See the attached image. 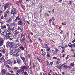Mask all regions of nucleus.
<instances>
[{"label": "nucleus", "instance_id": "nucleus-40", "mask_svg": "<svg viewBox=\"0 0 75 75\" xmlns=\"http://www.w3.org/2000/svg\"><path fill=\"white\" fill-rule=\"evenodd\" d=\"M17 36L16 35H14L13 37V39H16L17 37Z\"/></svg>", "mask_w": 75, "mask_h": 75}, {"label": "nucleus", "instance_id": "nucleus-52", "mask_svg": "<svg viewBox=\"0 0 75 75\" xmlns=\"http://www.w3.org/2000/svg\"><path fill=\"white\" fill-rule=\"evenodd\" d=\"M50 62L51 66H52L53 65V62Z\"/></svg>", "mask_w": 75, "mask_h": 75}, {"label": "nucleus", "instance_id": "nucleus-11", "mask_svg": "<svg viewBox=\"0 0 75 75\" xmlns=\"http://www.w3.org/2000/svg\"><path fill=\"white\" fill-rule=\"evenodd\" d=\"M13 45H14V43L13 42H11L10 43L9 47V50H11V48L13 47Z\"/></svg>", "mask_w": 75, "mask_h": 75}, {"label": "nucleus", "instance_id": "nucleus-36", "mask_svg": "<svg viewBox=\"0 0 75 75\" xmlns=\"http://www.w3.org/2000/svg\"><path fill=\"white\" fill-rule=\"evenodd\" d=\"M27 62H28V59H26V60H25V64H27Z\"/></svg>", "mask_w": 75, "mask_h": 75}, {"label": "nucleus", "instance_id": "nucleus-47", "mask_svg": "<svg viewBox=\"0 0 75 75\" xmlns=\"http://www.w3.org/2000/svg\"><path fill=\"white\" fill-rule=\"evenodd\" d=\"M50 48H48L46 50L47 51V52H48L49 51H50Z\"/></svg>", "mask_w": 75, "mask_h": 75}, {"label": "nucleus", "instance_id": "nucleus-51", "mask_svg": "<svg viewBox=\"0 0 75 75\" xmlns=\"http://www.w3.org/2000/svg\"><path fill=\"white\" fill-rule=\"evenodd\" d=\"M4 60V58L3 57H1V58L0 59V61H3Z\"/></svg>", "mask_w": 75, "mask_h": 75}, {"label": "nucleus", "instance_id": "nucleus-6", "mask_svg": "<svg viewBox=\"0 0 75 75\" xmlns=\"http://www.w3.org/2000/svg\"><path fill=\"white\" fill-rule=\"evenodd\" d=\"M10 7L9 3H7L4 5V11H6L7 8H8Z\"/></svg>", "mask_w": 75, "mask_h": 75}, {"label": "nucleus", "instance_id": "nucleus-2", "mask_svg": "<svg viewBox=\"0 0 75 75\" xmlns=\"http://www.w3.org/2000/svg\"><path fill=\"white\" fill-rule=\"evenodd\" d=\"M21 69H19V70L16 71L17 73L20 74H23L25 71H28V67L25 66H22L21 67Z\"/></svg>", "mask_w": 75, "mask_h": 75}, {"label": "nucleus", "instance_id": "nucleus-18", "mask_svg": "<svg viewBox=\"0 0 75 75\" xmlns=\"http://www.w3.org/2000/svg\"><path fill=\"white\" fill-rule=\"evenodd\" d=\"M1 28L2 30H5V29H6V25H4L2 26L1 27Z\"/></svg>", "mask_w": 75, "mask_h": 75}, {"label": "nucleus", "instance_id": "nucleus-27", "mask_svg": "<svg viewBox=\"0 0 75 75\" xmlns=\"http://www.w3.org/2000/svg\"><path fill=\"white\" fill-rule=\"evenodd\" d=\"M70 66H72V67H74L75 66V63L74 62H73L72 63L70 64Z\"/></svg>", "mask_w": 75, "mask_h": 75}, {"label": "nucleus", "instance_id": "nucleus-14", "mask_svg": "<svg viewBox=\"0 0 75 75\" xmlns=\"http://www.w3.org/2000/svg\"><path fill=\"white\" fill-rule=\"evenodd\" d=\"M0 52H2L3 55H4L6 52V50L4 49H2L0 50Z\"/></svg>", "mask_w": 75, "mask_h": 75}, {"label": "nucleus", "instance_id": "nucleus-38", "mask_svg": "<svg viewBox=\"0 0 75 75\" xmlns=\"http://www.w3.org/2000/svg\"><path fill=\"white\" fill-rule=\"evenodd\" d=\"M56 65H58L60 63V62L58 61H57L56 62Z\"/></svg>", "mask_w": 75, "mask_h": 75}, {"label": "nucleus", "instance_id": "nucleus-57", "mask_svg": "<svg viewBox=\"0 0 75 75\" xmlns=\"http://www.w3.org/2000/svg\"><path fill=\"white\" fill-rule=\"evenodd\" d=\"M1 20H3L4 19V17H3V16H2L1 17Z\"/></svg>", "mask_w": 75, "mask_h": 75}, {"label": "nucleus", "instance_id": "nucleus-33", "mask_svg": "<svg viewBox=\"0 0 75 75\" xmlns=\"http://www.w3.org/2000/svg\"><path fill=\"white\" fill-rule=\"evenodd\" d=\"M5 66L6 67V68H11V67H10V66H9V65L8 64L6 65Z\"/></svg>", "mask_w": 75, "mask_h": 75}, {"label": "nucleus", "instance_id": "nucleus-35", "mask_svg": "<svg viewBox=\"0 0 75 75\" xmlns=\"http://www.w3.org/2000/svg\"><path fill=\"white\" fill-rule=\"evenodd\" d=\"M37 57L38 61H39V62H40V63H41V60H40V58H39V57H38V56H37Z\"/></svg>", "mask_w": 75, "mask_h": 75}, {"label": "nucleus", "instance_id": "nucleus-17", "mask_svg": "<svg viewBox=\"0 0 75 75\" xmlns=\"http://www.w3.org/2000/svg\"><path fill=\"white\" fill-rule=\"evenodd\" d=\"M50 52H48L47 55L46 56V57L47 58H50L51 57V56L50 55Z\"/></svg>", "mask_w": 75, "mask_h": 75}, {"label": "nucleus", "instance_id": "nucleus-61", "mask_svg": "<svg viewBox=\"0 0 75 75\" xmlns=\"http://www.w3.org/2000/svg\"><path fill=\"white\" fill-rule=\"evenodd\" d=\"M52 20H53V21H54L55 20V18L54 17H52Z\"/></svg>", "mask_w": 75, "mask_h": 75}, {"label": "nucleus", "instance_id": "nucleus-53", "mask_svg": "<svg viewBox=\"0 0 75 75\" xmlns=\"http://www.w3.org/2000/svg\"><path fill=\"white\" fill-rule=\"evenodd\" d=\"M45 48H49V47L47 46V45H45Z\"/></svg>", "mask_w": 75, "mask_h": 75}, {"label": "nucleus", "instance_id": "nucleus-12", "mask_svg": "<svg viewBox=\"0 0 75 75\" xmlns=\"http://www.w3.org/2000/svg\"><path fill=\"white\" fill-rule=\"evenodd\" d=\"M57 67L58 69H60V70H61L62 68V65L61 64H58L57 66Z\"/></svg>", "mask_w": 75, "mask_h": 75}, {"label": "nucleus", "instance_id": "nucleus-32", "mask_svg": "<svg viewBox=\"0 0 75 75\" xmlns=\"http://www.w3.org/2000/svg\"><path fill=\"white\" fill-rule=\"evenodd\" d=\"M14 70L15 71H17V70H18V67H15L14 68Z\"/></svg>", "mask_w": 75, "mask_h": 75}, {"label": "nucleus", "instance_id": "nucleus-48", "mask_svg": "<svg viewBox=\"0 0 75 75\" xmlns=\"http://www.w3.org/2000/svg\"><path fill=\"white\" fill-rule=\"evenodd\" d=\"M53 59H57V57H53Z\"/></svg>", "mask_w": 75, "mask_h": 75}, {"label": "nucleus", "instance_id": "nucleus-34", "mask_svg": "<svg viewBox=\"0 0 75 75\" xmlns=\"http://www.w3.org/2000/svg\"><path fill=\"white\" fill-rule=\"evenodd\" d=\"M20 48L21 50H24V48L22 46H21L20 47Z\"/></svg>", "mask_w": 75, "mask_h": 75}, {"label": "nucleus", "instance_id": "nucleus-23", "mask_svg": "<svg viewBox=\"0 0 75 75\" xmlns=\"http://www.w3.org/2000/svg\"><path fill=\"white\" fill-rule=\"evenodd\" d=\"M11 28L10 27L8 28L7 30V32L9 33V32H11Z\"/></svg>", "mask_w": 75, "mask_h": 75}, {"label": "nucleus", "instance_id": "nucleus-59", "mask_svg": "<svg viewBox=\"0 0 75 75\" xmlns=\"http://www.w3.org/2000/svg\"><path fill=\"white\" fill-rule=\"evenodd\" d=\"M39 58H40V59H42L41 56V54H39Z\"/></svg>", "mask_w": 75, "mask_h": 75}, {"label": "nucleus", "instance_id": "nucleus-44", "mask_svg": "<svg viewBox=\"0 0 75 75\" xmlns=\"http://www.w3.org/2000/svg\"><path fill=\"white\" fill-rule=\"evenodd\" d=\"M8 53H6L5 54V57H8Z\"/></svg>", "mask_w": 75, "mask_h": 75}, {"label": "nucleus", "instance_id": "nucleus-9", "mask_svg": "<svg viewBox=\"0 0 75 75\" xmlns=\"http://www.w3.org/2000/svg\"><path fill=\"white\" fill-rule=\"evenodd\" d=\"M20 58L23 61V62H25V59L24 57L23 56V54H21L20 55Z\"/></svg>", "mask_w": 75, "mask_h": 75}, {"label": "nucleus", "instance_id": "nucleus-56", "mask_svg": "<svg viewBox=\"0 0 75 75\" xmlns=\"http://www.w3.org/2000/svg\"><path fill=\"white\" fill-rule=\"evenodd\" d=\"M32 4H33V6H35V4H36L35 3H33Z\"/></svg>", "mask_w": 75, "mask_h": 75}, {"label": "nucleus", "instance_id": "nucleus-20", "mask_svg": "<svg viewBox=\"0 0 75 75\" xmlns=\"http://www.w3.org/2000/svg\"><path fill=\"white\" fill-rule=\"evenodd\" d=\"M55 52L56 54H58L59 52V50L58 49H57V48H55Z\"/></svg>", "mask_w": 75, "mask_h": 75}, {"label": "nucleus", "instance_id": "nucleus-28", "mask_svg": "<svg viewBox=\"0 0 75 75\" xmlns=\"http://www.w3.org/2000/svg\"><path fill=\"white\" fill-rule=\"evenodd\" d=\"M24 34L22 33V34H21V36L20 37L21 39V38H23V37H24Z\"/></svg>", "mask_w": 75, "mask_h": 75}, {"label": "nucleus", "instance_id": "nucleus-64", "mask_svg": "<svg viewBox=\"0 0 75 75\" xmlns=\"http://www.w3.org/2000/svg\"><path fill=\"white\" fill-rule=\"evenodd\" d=\"M73 47H75V43L73 44Z\"/></svg>", "mask_w": 75, "mask_h": 75}, {"label": "nucleus", "instance_id": "nucleus-21", "mask_svg": "<svg viewBox=\"0 0 75 75\" xmlns=\"http://www.w3.org/2000/svg\"><path fill=\"white\" fill-rule=\"evenodd\" d=\"M68 2L69 5H71L72 4V3H73V1L69 0L68 1Z\"/></svg>", "mask_w": 75, "mask_h": 75}, {"label": "nucleus", "instance_id": "nucleus-30", "mask_svg": "<svg viewBox=\"0 0 75 75\" xmlns=\"http://www.w3.org/2000/svg\"><path fill=\"white\" fill-rule=\"evenodd\" d=\"M7 27V28H10V25L8 24H7L6 25V26Z\"/></svg>", "mask_w": 75, "mask_h": 75}, {"label": "nucleus", "instance_id": "nucleus-22", "mask_svg": "<svg viewBox=\"0 0 75 75\" xmlns=\"http://www.w3.org/2000/svg\"><path fill=\"white\" fill-rule=\"evenodd\" d=\"M6 14L9 15L10 14V10L9 9H8L6 11Z\"/></svg>", "mask_w": 75, "mask_h": 75}, {"label": "nucleus", "instance_id": "nucleus-26", "mask_svg": "<svg viewBox=\"0 0 75 75\" xmlns=\"http://www.w3.org/2000/svg\"><path fill=\"white\" fill-rule=\"evenodd\" d=\"M4 41H0V47L2 46L3 44V42Z\"/></svg>", "mask_w": 75, "mask_h": 75}, {"label": "nucleus", "instance_id": "nucleus-13", "mask_svg": "<svg viewBox=\"0 0 75 75\" xmlns=\"http://www.w3.org/2000/svg\"><path fill=\"white\" fill-rule=\"evenodd\" d=\"M7 62L8 64L9 65H11V67L13 66V63H12V62H11V60H8Z\"/></svg>", "mask_w": 75, "mask_h": 75}, {"label": "nucleus", "instance_id": "nucleus-42", "mask_svg": "<svg viewBox=\"0 0 75 75\" xmlns=\"http://www.w3.org/2000/svg\"><path fill=\"white\" fill-rule=\"evenodd\" d=\"M16 33V35H17V34H20V32L18 31H16L15 32Z\"/></svg>", "mask_w": 75, "mask_h": 75}, {"label": "nucleus", "instance_id": "nucleus-7", "mask_svg": "<svg viewBox=\"0 0 75 75\" xmlns=\"http://www.w3.org/2000/svg\"><path fill=\"white\" fill-rule=\"evenodd\" d=\"M17 31H20V32H21V33H22V32L23 31V28H21L20 27L18 26V28L15 30V32H16Z\"/></svg>", "mask_w": 75, "mask_h": 75}, {"label": "nucleus", "instance_id": "nucleus-4", "mask_svg": "<svg viewBox=\"0 0 75 75\" xmlns=\"http://www.w3.org/2000/svg\"><path fill=\"white\" fill-rule=\"evenodd\" d=\"M11 32L6 33V39L4 38V40H8L10 37H12V36H11Z\"/></svg>", "mask_w": 75, "mask_h": 75}, {"label": "nucleus", "instance_id": "nucleus-24", "mask_svg": "<svg viewBox=\"0 0 75 75\" xmlns=\"http://www.w3.org/2000/svg\"><path fill=\"white\" fill-rule=\"evenodd\" d=\"M16 29V26H14L11 29V30L12 31V32H13Z\"/></svg>", "mask_w": 75, "mask_h": 75}, {"label": "nucleus", "instance_id": "nucleus-10", "mask_svg": "<svg viewBox=\"0 0 75 75\" xmlns=\"http://www.w3.org/2000/svg\"><path fill=\"white\" fill-rule=\"evenodd\" d=\"M16 61L18 65H21L23 63V62L20 59H16Z\"/></svg>", "mask_w": 75, "mask_h": 75}, {"label": "nucleus", "instance_id": "nucleus-16", "mask_svg": "<svg viewBox=\"0 0 75 75\" xmlns=\"http://www.w3.org/2000/svg\"><path fill=\"white\" fill-rule=\"evenodd\" d=\"M12 20H13V18L12 17L10 18L8 20V21L7 23H11V21H12Z\"/></svg>", "mask_w": 75, "mask_h": 75}, {"label": "nucleus", "instance_id": "nucleus-41", "mask_svg": "<svg viewBox=\"0 0 75 75\" xmlns=\"http://www.w3.org/2000/svg\"><path fill=\"white\" fill-rule=\"evenodd\" d=\"M45 45H48L49 44V43L47 42H45Z\"/></svg>", "mask_w": 75, "mask_h": 75}, {"label": "nucleus", "instance_id": "nucleus-8", "mask_svg": "<svg viewBox=\"0 0 75 75\" xmlns=\"http://www.w3.org/2000/svg\"><path fill=\"white\" fill-rule=\"evenodd\" d=\"M16 10L13 9H12L11 11V14H16Z\"/></svg>", "mask_w": 75, "mask_h": 75}, {"label": "nucleus", "instance_id": "nucleus-5", "mask_svg": "<svg viewBox=\"0 0 75 75\" xmlns=\"http://www.w3.org/2000/svg\"><path fill=\"white\" fill-rule=\"evenodd\" d=\"M27 35L26 34H25L24 37H23V38L22 39L21 42V44H24L25 42V40L27 38Z\"/></svg>", "mask_w": 75, "mask_h": 75}, {"label": "nucleus", "instance_id": "nucleus-39", "mask_svg": "<svg viewBox=\"0 0 75 75\" xmlns=\"http://www.w3.org/2000/svg\"><path fill=\"white\" fill-rule=\"evenodd\" d=\"M0 41H4L3 39V38H0Z\"/></svg>", "mask_w": 75, "mask_h": 75}, {"label": "nucleus", "instance_id": "nucleus-45", "mask_svg": "<svg viewBox=\"0 0 75 75\" xmlns=\"http://www.w3.org/2000/svg\"><path fill=\"white\" fill-rule=\"evenodd\" d=\"M0 13L1 14H2L3 13V9H1L0 10Z\"/></svg>", "mask_w": 75, "mask_h": 75}, {"label": "nucleus", "instance_id": "nucleus-25", "mask_svg": "<svg viewBox=\"0 0 75 75\" xmlns=\"http://www.w3.org/2000/svg\"><path fill=\"white\" fill-rule=\"evenodd\" d=\"M7 63H8V62H7V61H5L4 63V66H5L6 65Z\"/></svg>", "mask_w": 75, "mask_h": 75}, {"label": "nucleus", "instance_id": "nucleus-19", "mask_svg": "<svg viewBox=\"0 0 75 75\" xmlns=\"http://www.w3.org/2000/svg\"><path fill=\"white\" fill-rule=\"evenodd\" d=\"M8 15L7 13H6L5 12L4 13V17L5 18H7V17H8Z\"/></svg>", "mask_w": 75, "mask_h": 75}, {"label": "nucleus", "instance_id": "nucleus-31", "mask_svg": "<svg viewBox=\"0 0 75 75\" xmlns=\"http://www.w3.org/2000/svg\"><path fill=\"white\" fill-rule=\"evenodd\" d=\"M47 65L48 67H50V63L48 62V61H47Z\"/></svg>", "mask_w": 75, "mask_h": 75}, {"label": "nucleus", "instance_id": "nucleus-60", "mask_svg": "<svg viewBox=\"0 0 75 75\" xmlns=\"http://www.w3.org/2000/svg\"><path fill=\"white\" fill-rule=\"evenodd\" d=\"M4 34H5V33H4V32H2L1 34L2 35H4Z\"/></svg>", "mask_w": 75, "mask_h": 75}, {"label": "nucleus", "instance_id": "nucleus-29", "mask_svg": "<svg viewBox=\"0 0 75 75\" xmlns=\"http://www.w3.org/2000/svg\"><path fill=\"white\" fill-rule=\"evenodd\" d=\"M63 67L65 69H68V66L67 65L63 66Z\"/></svg>", "mask_w": 75, "mask_h": 75}, {"label": "nucleus", "instance_id": "nucleus-46", "mask_svg": "<svg viewBox=\"0 0 75 75\" xmlns=\"http://www.w3.org/2000/svg\"><path fill=\"white\" fill-rule=\"evenodd\" d=\"M27 72L26 71H25L24 72V75H29L28 74H27Z\"/></svg>", "mask_w": 75, "mask_h": 75}, {"label": "nucleus", "instance_id": "nucleus-50", "mask_svg": "<svg viewBox=\"0 0 75 75\" xmlns=\"http://www.w3.org/2000/svg\"><path fill=\"white\" fill-rule=\"evenodd\" d=\"M66 24H67V23L65 22L62 23V25H65Z\"/></svg>", "mask_w": 75, "mask_h": 75}, {"label": "nucleus", "instance_id": "nucleus-1", "mask_svg": "<svg viewBox=\"0 0 75 75\" xmlns=\"http://www.w3.org/2000/svg\"><path fill=\"white\" fill-rule=\"evenodd\" d=\"M19 45L20 44L19 43L16 44L15 47V49L14 52L13 50L10 51V53L11 55H13V57H18L20 55V52H21V50L20 49L18 48Z\"/></svg>", "mask_w": 75, "mask_h": 75}, {"label": "nucleus", "instance_id": "nucleus-15", "mask_svg": "<svg viewBox=\"0 0 75 75\" xmlns=\"http://www.w3.org/2000/svg\"><path fill=\"white\" fill-rule=\"evenodd\" d=\"M18 24L19 25H23V22H22V19H21L20 21H18Z\"/></svg>", "mask_w": 75, "mask_h": 75}, {"label": "nucleus", "instance_id": "nucleus-49", "mask_svg": "<svg viewBox=\"0 0 75 75\" xmlns=\"http://www.w3.org/2000/svg\"><path fill=\"white\" fill-rule=\"evenodd\" d=\"M10 45V43L8 42H7L6 43V46H9Z\"/></svg>", "mask_w": 75, "mask_h": 75}, {"label": "nucleus", "instance_id": "nucleus-55", "mask_svg": "<svg viewBox=\"0 0 75 75\" xmlns=\"http://www.w3.org/2000/svg\"><path fill=\"white\" fill-rule=\"evenodd\" d=\"M38 40L40 41V42H42V40L41 39H40V38H39L38 39Z\"/></svg>", "mask_w": 75, "mask_h": 75}, {"label": "nucleus", "instance_id": "nucleus-54", "mask_svg": "<svg viewBox=\"0 0 75 75\" xmlns=\"http://www.w3.org/2000/svg\"><path fill=\"white\" fill-rule=\"evenodd\" d=\"M52 21V19H50L49 20V22L50 23H51V21Z\"/></svg>", "mask_w": 75, "mask_h": 75}, {"label": "nucleus", "instance_id": "nucleus-63", "mask_svg": "<svg viewBox=\"0 0 75 75\" xmlns=\"http://www.w3.org/2000/svg\"><path fill=\"white\" fill-rule=\"evenodd\" d=\"M45 16H49V15L48 14L46 13H45Z\"/></svg>", "mask_w": 75, "mask_h": 75}, {"label": "nucleus", "instance_id": "nucleus-37", "mask_svg": "<svg viewBox=\"0 0 75 75\" xmlns=\"http://www.w3.org/2000/svg\"><path fill=\"white\" fill-rule=\"evenodd\" d=\"M6 75H12V74L10 73L9 72H7Z\"/></svg>", "mask_w": 75, "mask_h": 75}, {"label": "nucleus", "instance_id": "nucleus-62", "mask_svg": "<svg viewBox=\"0 0 75 75\" xmlns=\"http://www.w3.org/2000/svg\"><path fill=\"white\" fill-rule=\"evenodd\" d=\"M62 4H63V6L64 5H66L67 3H62Z\"/></svg>", "mask_w": 75, "mask_h": 75}, {"label": "nucleus", "instance_id": "nucleus-43", "mask_svg": "<svg viewBox=\"0 0 75 75\" xmlns=\"http://www.w3.org/2000/svg\"><path fill=\"white\" fill-rule=\"evenodd\" d=\"M17 62L16 60H15L14 61L13 64H17Z\"/></svg>", "mask_w": 75, "mask_h": 75}, {"label": "nucleus", "instance_id": "nucleus-3", "mask_svg": "<svg viewBox=\"0 0 75 75\" xmlns=\"http://www.w3.org/2000/svg\"><path fill=\"white\" fill-rule=\"evenodd\" d=\"M20 20V18H19L18 16L16 17V19L14 21V22L12 23H11L10 26L11 27H14V26H16V25H17V23H16V22H17V21H18Z\"/></svg>", "mask_w": 75, "mask_h": 75}, {"label": "nucleus", "instance_id": "nucleus-58", "mask_svg": "<svg viewBox=\"0 0 75 75\" xmlns=\"http://www.w3.org/2000/svg\"><path fill=\"white\" fill-rule=\"evenodd\" d=\"M15 15L16 14H13V15L12 16L13 18H16V16H15Z\"/></svg>", "mask_w": 75, "mask_h": 75}]
</instances>
